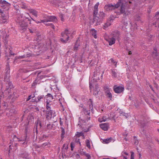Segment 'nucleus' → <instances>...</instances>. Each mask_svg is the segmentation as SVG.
I'll use <instances>...</instances> for the list:
<instances>
[{"mask_svg": "<svg viewBox=\"0 0 159 159\" xmlns=\"http://www.w3.org/2000/svg\"><path fill=\"white\" fill-rule=\"evenodd\" d=\"M2 19L1 20V22L2 24L7 23V20L8 18V16H4L3 15H2Z\"/></svg>", "mask_w": 159, "mask_h": 159, "instance_id": "13", "label": "nucleus"}, {"mask_svg": "<svg viewBox=\"0 0 159 159\" xmlns=\"http://www.w3.org/2000/svg\"><path fill=\"white\" fill-rule=\"evenodd\" d=\"M10 111L11 112V113H12V112H13V113H14V112H15V110H11Z\"/></svg>", "mask_w": 159, "mask_h": 159, "instance_id": "44", "label": "nucleus"}, {"mask_svg": "<svg viewBox=\"0 0 159 159\" xmlns=\"http://www.w3.org/2000/svg\"><path fill=\"white\" fill-rule=\"evenodd\" d=\"M25 139H22V140H19L18 141H24L25 140Z\"/></svg>", "mask_w": 159, "mask_h": 159, "instance_id": "47", "label": "nucleus"}, {"mask_svg": "<svg viewBox=\"0 0 159 159\" xmlns=\"http://www.w3.org/2000/svg\"><path fill=\"white\" fill-rule=\"evenodd\" d=\"M10 54L11 55H14V54H12L11 53H10Z\"/></svg>", "mask_w": 159, "mask_h": 159, "instance_id": "57", "label": "nucleus"}, {"mask_svg": "<svg viewBox=\"0 0 159 159\" xmlns=\"http://www.w3.org/2000/svg\"><path fill=\"white\" fill-rule=\"evenodd\" d=\"M139 156H140V157H141V155L140 154H139Z\"/></svg>", "mask_w": 159, "mask_h": 159, "instance_id": "59", "label": "nucleus"}, {"mask_svg": "<svg viewBox=\"0 0 159 159\" xmlns=\"http://www.w3.org/2000/svg\"><path fill=\"white\" fill-rule=\"evenodd\" d=\"M89 88L90 90V91H91V90L92 89V87H91V82H89Z\"/></svg>", "mask_w": 159, "mask_h": 159, "instance_id": "42", "label": "nucleus"}, {"mask_svg": "<svg viewBox=\"0 0 159 159\" xmlns=\"http://www.w3.org/2000/svg\"><path fill=\"white\" fill-rule=\"evenodd\" d=\"M60 125H62V123L61 122L60 123Z\"/></svg>", "mask_w": 159, "mask_h": 159, "instance_id": "61", "label": "nucleus"}, {"mask_svg": "<svg viewBox=\"0 0 159 159\" xmlns=\"http://www.w3.org/2000/svg\"><path fill=\"white\" fill-rule=\"evenodd\" d=\"M85 155L87 157V159H90L91 156L89 154L86 153L85 154Z\"/></svg>", "mask_w": 159, "mask_h": 159, "instance_id": "33", "label": "nucleus"}, {"mask_svg": "<svg viewBox=\"0 0 159 159\" xmlns=\"http://www.w3.org/2000/svg\"><path fill=\"white\" fill-rule=\"evenodd\" d=\"M0 13H2V11H0Z\"/></svg>", "mask_w": 159, "mask_h": 159, "instance_id": "60", "label": "nucleus"}, {"mask_svg": "<svg viewBox=\"0 0 159 159\" xmlns=\"http://www.w3.org/2000/svg\"><path fill=\"white\" fill-rule=\"evenodd\" d=\"M159 12H157L156 14L155 15V16L157 18H159Z\"/></svg>", "mask_w": 159, "mask_h": 159, "instance_id": "38", "label": "nucleus"}, {"mask_svg": "<svg viewBox=\"0 0 159 159\" xmlns=\"http://www.w3.org/2000/svg\"><path fill=\"white\" fill-rule=\"evenodd\" d=\"M31 95V97H32V101L34 102L33 101V99H34V97H35V95L34 94H32Z\"/></svg>", "mask_w": 159, "mask_h": 159, "instance_id": "39", "label": "nucleus"}, {"mask_svg": "<svg viewBox=\"0 0 159 159\" xmlns=\"http://www.w3.org/2000/svg\"><path fill=\"white\" fill-rule=\"evenodd\" d=\"M112 139L110 138L109 139H107L103 140V142L105 143H108L110 142L112 140Z\"/></svg>", "mask_w": 159, "mask_h": 159, "instance_id": "24", "label": "nucleus"}, {"mask_svg": "<svg viewBox=\"0 0 159 159\" xmlns=\"http://www.w3.org/2000/svg\"><path fill=\"white\" fill-rule=\"evenodd\" d=\"M90 31L92 35L93 36L95 39H97V31L94 29H91Z\"/></svg>", "mask_w": 159, "mask_h": 159, "instance_id": "17", "label": "nucleus"}, {"mask_svg": "<svg viewBox=\"0 0 159 159\" xmlns=\"http://www.w3.org/2000/svg\"><path fill=\"white\" fill-rule=\"evenodd\" d=\"M111 89H109V90H106L105 91V92L107 94L108 93H110V90Z\"/></svg>", "mask_w": 159, "mask_h": 159, "instance_id": "41", "label": "nucleus"}, {"mask_svg": "<svg viewBox=\"0 0 159 159\" xmlns=\"http://www.w3.org/2000/svg\"><path fill=\"white\" fill-rule=\"evenodd\" d=\"M84 122V120H79V123L78 124V125H80V126H81V125H83L82 124H81V122Z\"/></svg>", "mask_w": 159, "mask_h": 159, "instance_id": "35", "label": "nucleus"}, {"mask_svg": "<svg viewBox=\"0 0 159 159\" xmlns=\"http://www.w3.org/2000/svg\"><path fill=\"white\" fill-rule=\"evenodd\" d=\"M102 22V20L101 18L98 16H94L92 21V23L95 25H100Z\"/></svg>", "mask_w": 159, "mask_h": 159, "instance_id": "10", "label": "nucleus"}, {"mask_svg": "<svg viewBox=\"0 0 159 159\" xmlns=\"http://www.w3.org/2000/svg\"><path fill=\"white\" fill-rule=\"evenodd\" d=\"M0 4L2 8L6 10H8L10 6V4L5 0H0Z\"/></svg>", "mask_w": 159, "mask_h": 159, "instance_id": "8", "label": "nucleus"}, {"mask_svg": "<svg viewBox=\"0 0 159 159\" xmlns=\"http://www.w3.org/2000/svg\"><path fill=\"white\" fill-rule=\"evenodd\" d=\"M31 19L32 20H33L34 21V20L32 18H31Z\"/></svg>", "mask_w": 159, "mask_h": 159, "instance_id": "62", "label": "nucleus"}, {"mask_svg": "<svg viewBox=\"0 0 159 159\" xmlns=\"http://www.w3.org/2000/svg\"><path fill=\"white\" fill-rule=\"evenodd\" d=\"M115 33L116 34H113V37L112 38H109L107 39H106L109 43L110 45H111L114 44L115 43V39H117L119 38L120 36L119 32L116 31Z\"/></svg>", "mask_w": 159, "mask_h": 159, "instance_id": "4", "label": "nucleus"}, {"mask_svg": "<svg viewBox=\"0 0 159 159\" xmlns=\"http://www.w3.org/2000/svg\"><path fill=\"white\" fill-rule=\"evenodd\" d=\"M30 13H32L33 15L35 17L38 16V12L37 11L32 9L30 10Z\"/></svg>", "mask_w": 159, "mask_h": 159, "instance_id": "22", "label": "nucleus"}, {"mask_svg": "<svg viewBox=\"0 0 159 159\" xmlns=\"http://www.w3.org/2000/svg\"><path fill=\"white\" fill-rule=\"evenodd\" d=\"M107 119V118L105 116H101L98 118V120L99 122H101L106 121Z\"/></svg>", "mask_w": 159, "mask_h": 159, "instance_id": "19", "label": "nucleus"}, {"mask_svg": "<svg viewBox=\"0 0 159 159\" xmlns=\"http://www.w3.org/2000/svg\"><path fill=\"white\" fill-rule=\"evenodd\" d=\"M149 86L150 87V88L151 89H152V90H153V89H152V87L150 85H149Z\"/></svg>", "mask_w": 159, "mask_h": 159, "instance_id": "54", "label": "nucleus"}, {"mask_svg": "<svg viewBox=\"0 0 159 159\" xmlns=\"http://www.w3.org/2000/svg\"><path fill=\"white\" fill-rule=\"evenodd\" d=\"M153 25H155V27H157V25H156V24L154 23L153 24Z\"/></svg>", "mask_w": 159, "mask_h": 159, "instance_id": "49", "label": "nucleus"}, {"mask_svg": "<svg viewBox=\"0 0 159 159\" xmlns=\"http://www.w3.org/2000/svg\"><path fill=\"white\" fill-rule=\"evenodd\" d=\"M78 140H79V139H78ZM78 142H79V144L80 145H81V143H80V141H78Z\"/></svg>", "mask_w": 159, "mask_h": 159, "instance_id": "53", "label": "nucleus"}, {"mask_svg": "<svg viewBox=\"0 0 159 159\" xmlns=\"http://www.w3.org/2000/svg\"><path fill=\"white\" fill-rule=\"evenodd\" d=\"M113 89L116 93H119L123 91L124 90V88L122 86L115 85L114 86Z\"/></svg>", "mask_w": 159, "mask_h": 159, "instance_id": "9", "label": "nucleus"}, {"mask_svg": "<svg viewBox=\"0 0 159 159\" xmlns=\"http://www.w3.org/2000/svg\"><path fill=\"white\" fill-rule=\"evenodd\" d=\"M61 137L62 139H63L64 137V135L65 134V130L64 128H61Z\"/></svg>", "mask_w": 159, "mask_h": 159, "instance_id": "26", "label": "nucleus"}, {"mask_svg": "<svg viewBox=\"0 0 159 159\" xmlns=\"http://www.w3.org/2000/svg\"><path fill=\"white\" fill-rule=\"evenodd\" d=\"M71 149L72 151H73L74 149V148L75 147L74 143H71L70 144Z\"/></svg>", "mask_w": 159, "mask_h": 159, "instance_id": "32", "label": "nucleus"}, {"mask_svg": "<svg viewBox=\"0 0 159 159\" xmlns=\"http://www.w3.org/2000/svg\"><path fill=\"white\" fill-rule=\"evenodd\" d=\"M83 110L85 115H89L90 113V111L89 110H87L86 108H83Z\"/></svg>", "mask_w": 159, "mask_h": 159, "instance_id": "25", "label": "nucleus"}, {"mask_svg": "<svg viewBox=\"0 0 159 159\" xmlns=\"http://www.w3.org/2000/svg\"><path fill=\"white\" fill-rule=\"evenodd\" d=\"M86 145L87 147L89 148H90V141L89 140H87L86 141Z\"/></svg>", "mask_w": 159, "mask_h": 159, "instance_id": "29", "label": "nucleus"}, {"mask_svg": "<svg viewBox=\"0 0 159 159\" xmlns=\"http://www.w3.org/2000/svg\"><path fill=\"white\" fill-rule=\"evenodd\" d=\"M47 110L46 116V118L48 119H49L52 117L53 118L56 116L55 113L54 112H53L52 110H50V107L48 110L47 109Z\"/></svg>", "mask_w": 159, "mask_h": 159, "instance_id": "7", "label": "nucleus"}, {"mask_svg": "<svg viewBox=\"0 0 159 159\" xmlns=\"http://www.w3.org/2000/svg\"><path fill=\"white\" fill-rule=\"evenodd\" d=\"M61 20H63V19H62V18H61Z\"/></svg>", "mask_w": 159, "mask_h": 159, "instance_id": "63", "label": "nucleus"}, {"mask_svg": "<svg viewBox=\"0 0 159 159\" xmlns=\"http://www.w3.org/2000/svg\"><path fill=\"white\" fill-rule=\"evenodd\" d=\"M120 6V9L119 11L115 12L119 14L125 13V14H126V13H125V1L123 0H119V1L115 5H113L111 4L106 5L105 6L104 8L107 11H109L113 9H115L117 8Z\"/></svg>", "mask_w": 159, "mask_h": 159, "instance_id": "1", "label": "nucleus"}, {"mask_svg": "<svg viewBox=\"0 0 159 159\" xmlns=\"http://www.w3.org/2000/svg\"><path fill=\"white\" fill-rule=\"evenodd\" d=\"M75 135L77 137H79L80 136H82L83 135V133L82 132H77L76 134H75Z\"/></svg>", "mask_w": 159, "mask_h": 159, "instance_id": "27", "label": "nucleus"}, {"mask_svg": "<svg viewBox=\"0 0 159 159\" xmlns=\"http://www.w3.org/2000/svg\"><path fill=\"white\" fill-rule=\"evenodd\" d=\"M132 53L131 52V51H129V54H131Z\"/></svg>", "mask_w": 159, "mask_h": 159, "instance_id": "52", "label": "nucleus"}, {"mask_svg": "<svg viewBox=\"0 0 159 159\" xmlns=\"http://www.w3.org/2000/svg\"><path fill=\"white\" fill-rule=\"evenodd\" d=\"M35 123L36 124V129L38 128H40L41 127V121L39 120L38 119L36 121Z\"/></svg>", "mask_w": 159, "mask_h": 159, "instance_id": "21", "label": "nucleus"}, {"mask_svg": "<svg viewBox=\"0 0 159 159\" xmlns=\"http://www.w3.org/2000/svg\"><path fill=\"white\" fill-rule=\"evenodd\" d=\"M31 98H32V97H31V95H30L29 96L28 98H27V99L26 100V101H28L30 99H31Z\"/></svg>", "mask_w": 159, "mask_h": 159, "instance_id": "40", "label": "nucleus"}, {"mask_svg": "<svg viewBox=\"0 0 159 159\" xmlns=\"http://www.w3.org/2000/svg\"><path fill=\"white\" fill-rule=\"evenodd\" d=\"M105 16V14L104 13H103V12H101L99 14V18L101 19L102 20V19L104 16Z\"/></svg>", "mask_w": 159, "mask_h": 159, "instance_id": "28", "label": "nucleus"}, {"mask_svg": "<svg viewBox=\"0 0 159 159\" xmlns=\"http://www.w3.org/2000/svg\"><path fill=\"white\" fill-rule=\"evenodd\" d=\"M101 129L104 131L107 130L109 127V124L107 123L101 124L100 125Z\"/></svg>", "mask_w": 159, "mask_h": 159, "instance_id": "12", "label": "nucleus"}, {"mask_svg": "<svg viewBox=\"0 0 159 159\" xmlns=\"http://www.w3.org/2000/svg\"><path fill=\"white\" fill-rule=\"evenodd\" d=\"M25 159H27V158H25Z\"/></svg>", "mask_w": 159, "mask_h": 159, "instance_id": "64", "label": "nucleus"}, {"mask_svg": "<svg viewBox=\"0 0 159 159\" xmlns=\"http://www.w3.org/2000/svg\"><path fill=\"white\" fill-rule=\"evenodd\" d=\"M123 156V158L124 159H128V158L127 157L125 156L124 155Z\"/></svg>", "mask_w": 159, "mask_h": 159, "instance_id": "45", "label": "nucleus"}, {"mask_svg": "<svg viewBox=\"0 0 159 159\" xmlns=\"http://www.w3.org/2000/svg\"><path fill=\"white\" fill-rule=\"evenodd\" d=\"M109 63L112 64L114 66V67H116V64L117 62L114 60L113 58L110 59L108 61Z\"/></svg>", "mask_w": 159, "mask_h": 159, "instance_id": "18", "label": "nucleus"}, {"mask_svg": "<svg viewBox=\"0 0 159 159\" xmlns=\"http://www.w3.org/2000/svg\"><path fill=\"white\" fill-rule=\"evenodd\" d=\"M28 19V18L25 16H22L19 17L18 18L17 22L18 23L20 27L22 29L24 30L27 27V23L25 22L24 20Z\"/></svg>", "mask_w": 159, "mask_h": 159, "instance_id": "3", "label": "nucleus"}, {"mask_svg": "<svg viewBox=\"0 0 159 159\" xmlns=\"http://www.w3.org/2000/svg\"><path fill=\"white\" fill-rule=\"evenodd\" d=\"M8 36L4 30H2V31L0 30V38H2L6 40Z\"/></svg>", "mask_w": 159, "mask_h": 159, "instance_id": "11", "label": "nucleus"}, {"mask_svg": "<svg viewBox=\"0 0 159 159\" xmlns=\"http://www.w3.org/2000/svg\"><path fill=\"white\" fill-rule=\"evenodd\" d=\"M135 19L137 20H140L139 17H138L137 18H135Z\"/></svg>", "mask_w": 159, "mask_h": 159, "instance_id": "46", "label": "nucleus"}, {"mask_svg": "<svg viewBox=\"0 0 159 159\" xmlns=\"http://www.w3.org/2000/svg\"><path fill=\"white\" fill-rule=\"evenodd\" d=\"M42 20H40V21H35L38 24V23H42H42H43V22H42Z\"/></svg>", "mask_w": 159, "mask_h": 159, "instance_id": "43", "label": "nucleus"}, {"mask_svg": "<svg viewBox=\"0 0 159 159\" xmlns=\"http://www.w3.org/2000/svg\"><path fill=\"white\" fill-rule=\"evenodd\" d=\"M70 34V31L67 29H66L64 31L61 33V42L66 43L68 40L69 38V35Z\"/></svg>", "mask_w": 159, "mask_h": 159, "instance_id": "5", "label": "nucleus"}, {"mask_svg": "<svg viewBox=\"0 0 159 159\" xmlns=\"http://www.w3.org/2000/svg\"><path fill=\"white\" fill-rule=\"evenodd\" d=\"M103 159H111V158H103Z\"/></svg>", "mask_w": 159, "mask_h": 159, "instance_id": "50", "label": "nucleus"}, {"mask_svg": "<svg viewBox=\"0 0 159 159\" xmlns=\"http://www.w3.org/2000/svg\"><path fill=\"white\" fill-rule=\"evenodd\" d=\"M116 69H112L111 70V75L112 76L114 77H116Z\"/></svg>", "mask_w": 159, "mask_h": 159, "instance_id": "23", "label": "nucleus"}, {"mask_svg": "<svg viewBox=\"0 0 159 159\" xmlns=\"http://www.w3.org/2000/svg\"><path fill=\"white\" fill-rule=\"evenodd\" d=\"M131 156H130V159H134V153L133 152H131Z\"/></svg>", "mask_w": 159, "mask_h": 159, "instance_id": "31", "label": "nucleus"}, {"mask_svg": "<svg viewBox=\"0 0 159 159\" xmlns=\"http://www.w3.org/2000/svg\"><path fill=\"white\" fill-rule=\"evenodd\" d=\"M110 89L107 86H106L104 87V89L105 90V91L107 90H109Z\"/></svg>", "mask_w": 159, "mask_h": 159, "instance_id": "37", "label": "nucleus"}, {"mask_svg": "<svg viewBox=\"0 0 159 159\" xmlns=\"http://www.w3.org/2000/svg\"><path fill=\"white\" fill-rule=\"evenodd\" d=\"M29 30L30 31V32L31 33H32L33 32L32 31V30H31L29 29Z\"/></svg>", "mask_w": 159, "mask_h": 159, "instance_id": "48", "label": "nucleus"}, {"mask_svg": "<svg viewBox=\"0 0 159 159\" xmlns=\"http://www.w3.org/2000/svg\"><path fill=\"white\" fill-rule=\"evenodd\" d=\"M44 98V96L41 95L39 96L37 98H35L34 99H33V102H39L41 100V99Z\"/></svg>", "mask_w": 159, "mask_h": 159, "instance_id": "16", "label": "nucleus"}, {"mask_svg": "<svg viewBox=\"0 0 159 159\" xmlns=\"http://www.w3.org/2000/svg\"><path fill=\"white\" fill-rule=\"evenodd\" d=\"M112 20H108L107 21V22L103 25V29H106L107 27L110 26L111 24Z\"/></svg>", "mask_w": 159, "mask_h": 159, "instance_id": "15", "label": "nucleus"}, {"mask_svg": "<svg viewBox=\"0 0 159 159\" xmlns=\"http://www.w3.org/2000/svg\"><path fill=\"white\" fill-rule=\"evenodd\" d=\"M46 109L48 110L50 106V104L49 103L52 101L53 99V97L51 94L48 93L46 96Z\"/></svg>", "mask_w": 159, "mask_h": 159, "instance_id": "6", "label": "nucleus"}, {"mask_svg": "<svg viewBox=\"0 0 159 159\" xmlns=\"http://www.w3.org/2000/svg\"><path fill=\"white\" fill-rule=\"evenodd\" d=\"M107 96L109 98L111 99L112 98V96L111 93H108L106 94Z\"/></svg>", "mask_w": 159, "mask_h": 159, "instance_id": "30", "label": "nucleus"}, {"mask_svg": "<svg viewBox=\"0 0 159 159\" xmlns=\"http://www.w3.org/2000/svg\"><path fill=\"white\" fill-rule=\"evenodd\" d=\"M99 5V2H97L95 5L94 7V14L96 15L97 14L98 12V7Z\"/></svg>", "mask_w": 159, "mask_h": 159, "instance_id": "20", "label": "nucleus"}, {"mask_svg": "<svg viewBox=\"0 0 159 159\" xmlns=\"http://www.w3.org/2000/svg\"><path fill=\"white\" fill-rule=\"evenodd\" d=\"M77 42H76V43L75 44V46L74 47V49L75 50H76L77 49V48L78 47V45L77 44Z\"/></svg>", "mask_w": 159, "mask_h": 159, "instance_id": "36", "label": "nucleus"}, {"mask_svg": "<svg viewBox=\"0 0 159 159\" xmlns=\"http://www.w3.org/2000/svg\"><path fill=\"white\" fill-rule=\"evenodd\" d=\"M49 125H50V124H48L47 125V126L48 127Z\"/></svg>", "mask_w": 159, "mask_h": 159, "instance_id": "56", "label": "nucleus"}, {"mask_svg": "<svg viewBox=\"0 0 159 159\" xmlns=\"http://www.w3.org/2000/svg\"><path fill=\"white\" fill-rule=\"evenodd\" d=\"M124 139H125V140L126 141H127V138H125Z\"/></svg>", "mask_w": 159, "mask_h": 159, "instance_id": "55", "label": "nucleus"}, {"mask_svg": "<svg viewBox=\"0 0 159 159\" xmlns=\"http://www.w3.org/2000/svg\"><path fill=\"white\" fill-rule=\"evenodd\" d=\"M28 21H31V20L30 19H28Z\"/></svg>", "mask_w": 159, "mask_h": 159, "instance_id": "58", "label": "nucleus"}, {"mask_svg": "<svg viewBox=\"0 0 159 159\" xmlns=\"http://www.w3.org/2000/svg\"><path fill=\"white\" fill-rule=\"evenodd\" d=\"M100 90L98 85H95L93 89V94L94 95H96L98 94Z\"/></svg>", "mask_w": 159, "mask_h": 159, "instance_id": "14", "label": "nucleus"}, {"mask_svg": "<svg viewBox=\"0 0 159 159\" xmlns=\"http://www.w3.org/2000/svg\"><path fill=\"white\" fill-rule=\"evenodd\" d=\"M122 156H123L124 155H129V154L126 152H122Z\"/></svg>", "mask_w": 159, "mask_h": 159, "instance_id": "34", "label": "nucleus"}, {"mask_svg": "<svg viewBox=\"0 0 159 159\" xmlns=\"http://www.w3.org/2000/svg\"><path fill=\"white\" fill-rule=\"evenodd\" d=\"M57 19L54 16H46L44 17V19L42 22L47 26L51 25V27L54 29V26L51 23H47L48 22H56Z\"/></svg>", "mask_w": 159, "mask_h": 159, "instance_id": "2", "label": "nucleus"}, {"mask_svg": "<svg viewBox=\"0 0 159 159\" xmlns=\"http://www.w3.org/2000/svg\"><path fill=\"white\" fill-rule=\"evenodd\" d=\"M127 134H124V136H127Z\"/></svg>", "mask_w": 159, "mask_h": 159, "instance_id": "51", "label": "nucleus"}]
</instances>
